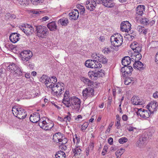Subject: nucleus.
Listing matches in <instances>:
<instances>
[{"label":"nucleus","mask_w":158,"mask_h":158,"mask_svg":"<svg viewBox=\"0 0 158 158\" xmlns=\"http://www.w3.org/2000/svg\"><path fill=\"white\" fill-rule=\"evenodd\" d=\"M48 86L49 88L52 89V94L54 96L59 97L64 92V87L63 85L62 86L59 82L57 84H51Z\"/></svg>","instance_id":"obj_1"},{"label":"nucleus","mask_w":158,"mask_h":158,"mask_svg":"<svg viewBox=\"0 0 158 158\" xmlns=\"http://www.w3.org/2000/svg\"><path fill=\"white\" fill-rule=\"evenodd\" d=\"M36 35L40 39L45 38L48 33L47 28L45 26L40 25L35 26Z\"/></svg>","instance_id":"obj_2"},{"label":"nucleus","mask_w":158,"mask_h":158,"mask_svg":"<svg viewBox=\"0 0 158 158\" xmlns=\"http://www.w3.org/2000/svg\"><path fill=\"white\" fill-rule=\"evenodd\" d=\"M69 106L68 108L71 107L72 109L78 111L80 108L81 101L76 96H73L70 98V101Z\"/></svg>","instance_id":"obj_3"},{"label":"nucleus","mask_w":158,"mask_h":158,"mask_svg":"<svg viewBox=\"0 0 158 158\" xmlns=\"http://www.w3.org/2000/svg\"><path fill=\"white\" fill-rule=\"evenodd\" d=\"M39 125L41 128L47 131L50 130L53 127L54 124L48 120L46 121L45 118H40Z\"/></svg>","instance_id":"obj_4"},{"label":"nucleus","mask_w":158,"mask_h":158,"mask_svg":"<svg viewBox=\"0 0 158 158\" xmlns=\"http://www.w3.org/2000/svg\"><path fill=\"white\" fill-rule=\"evenodd\" d=\"M12 111L14 115L19 119L24 118L27 115L25 110L22 108L13 107Z\"/></svg>","instance_id":"obj_5"},{"label":"nucleus","mask_w":158,"mask_h":158,"mask_svg":"<svg viewBox=\"0 0 158 158\" xmlns=\"http://www.w3.org/2000/svg\"><path fill=\"white\" fill-rule=\"evenodd\" d=\"M111 44L114 47H118L123 43V38L121 35H119L115 37L114 35L111 36L110 39Z\"/></svg>","instance_id":"obj_6"},{"label":"nucleus","mask_w":158,"mask_h":158,"mask_svg":"<svg viewBox=\"0 0 158 158\" xmlns=\"http://www.w3.org/2000/svg\"><path fill=\"white\" fill-rule=\"evenodd\" d=\"M7 69L9 71H13L16 74L19 76L23 75V72L19 66L14 63H10L7 67Z\"/></svg>","instance_id":"obj_7"},{"label":"nucleus","mask_w":158,"mask_h":158,"mask_svg":"<svg viewBox=\"0 0 158 158\" xmlns=\"http://www.w3.org/2000/svg\"><path fill=\"white\" fill-rule=\"evenodd\" d=\"M24 26H22L21 28L24 32L27 35H31L34 31V29L33 27L30 25H24Z\"/></svg>","instance_id":"obj_8"},{"label":"nucleus","mask_w":158,"mask_h":158,"mask_svg":"<svg viewBox=\"0 0 158 158\" xmlns=\"http://www.w3.org/2000/svg\"><path fill=\"white\" fill-rule=\"evenodd\" d=\"M133 70V69L131 66H127L122 67L120 71L122 73L123 76L125 77L130 76Z\"/></svg>","instance_id":"obj_9"},{"label":"nucleus","mask_w":158,"mask_h":158,"mask_svg":"<svg viewBox=\"0 0 158 158\" xmlns=\"http://www.w3.org/2000/svg\"><path fill=\"white\" fill-rule=\"evenodd\" d=\"M148 138L145 135H143L136 143V145L140 148H143L146 144Z\"/></svg>","instance_id":"obj_10"},{"label":"nucleus","mask_w":158,"mask_h":158,"mask_svg":"<svg viewBox=\"0 0 158 158\" xmlns=\"http://www.w3.org/2000/svg\"><path fill=\"white\" fill-rule=\"evenodd\" d=\"M131 24L128 21L122 22L120 24V29L123 31L128 32L131 29Z\"/></svg>","instance_id":"obj_11"},{"label":"nucleus","mask_w":158,"mask_h":158,"mask_svg":"<svg viewBox=\"0 0 158 158\" xmlns=\"http://www.w3.org/2000/svg\"><path fill=\"white\" fill-rule=\"evenodd\" d=\"M20 56L22 58V60L23 61H28L32 57V53L31 52L29 51H24L20 54Z\"/></svg>","instance_id":"obj_12"},{"label":"nucleus","mask_w":158,"mask_h":158,"mask_svg":"<svg viewBox=\"0 0 158 158\" xmlns=\"http://www.w3.org/2000/svg\"><path fill=\"white\" fill-rule=\"evenodd\" d=\"M96 6V3L94 0H88L86 2V7L90 11L94 10Z\"/></svg>","instance_id":"obj_13"},{"label":"nucleus","mask_w":158,"mask_h":158,"mask_svg":"<svg viewBox=\"0 0 158 158\" xmlns=\"http://www.w3.org/2000/svg\"><path fill=\"white\" fill-rule=\"evenodd\" d=\"M94 92V89L92 87H88L82 91V94L84 98H86L87 97H90L92 95Z\"/></svg>","instance_id":"obj_14"},{"label":"nucleus","mask_w":158,"mask_h":158,"mask_svg":"<svg viewBox=\"0 0 158 158\" xmlns=\"http://www.w3.org/2000/svg\"><path fill=\"white\" fill-rule=\"evenodd\" d=\"M149 111L147 110L140 109L138 110V114H139L140 116L142 118H147L150 116Z\"/></svg>","instance_id":"obj_15"},{"label":"nucleus","mask_w":158,"mask_h":158,"mask_svg":"<svg viewBox=\"0 0 158 158\" xmlns=\"http://www.w3.org/2000/svg\"><path fill=\"white\" fill-rule=\"evenodd\" d=\"M19 36L20 35L16 33H12L9 36L10 40L12 43H15L19 40Z\"/></svg>","instance_id":"obj_16"},{"label":"nucleus","mask_w":158,"mask_h":158,"mask_svg":"<svg viewBox=\"0 0 158 158\" xmlns=\"http://www.w3.org/2000/svg\"><path fill=\"white\" fill-rule=\"evenodd\" d=\"M71 19L76 20L77 19L79 16L78 11L76 9L72 10L69 14Z\"/></svg>","instance_id":"obj_17"},{"label":"nucleus","mask_w":158,"mask_h":158,"mask_svg":"<svg viewBox=\"0 0 158 158\" xmlns=\"http://www.w3.org/2000/svg\"><path fill=\"white\" fill-rule=\"evenodd\" d=\"M156 102H151L149 105H147V109L150 113H153L156 110Z\"/></svg>","instance_id":"obj_18"},{"label":"nucleus","mask_w":158,"mask_h":158,"mask_svg":"<svg viewBox=\"0 0 158 158\" xmlns=\"http://www.w3.org/2000/svg\"><path fill=\"white\" fill-rule=\"evenodd\" d=\"M40 115L39 113H35L33 115L31 114L30 116V121L33 123H36L40 120Z\"/></svg>","instance_id":"obj_19"},{"label":"nucleus","mask_w":158,"mask_h":158,"mask_svg":"<svg viewBox=\"0 0 158 158\" xmlns=\"http://www.w3.org/2000/svg\"><path fill=\"white\" fill-rule=\"evenodd\" d=\"M131 101L134 105H141L144 103L143 101L140 99L139 97L135 96L131 98Z\"/></svg>","instance_id":"obj_20"},{"label":"nucleus","mask_w":158,"mask_h":158,"mask_svg":"<svg viewBox=\"0 0 158 158\" xmlns=\"http://www.w3.org/2000/svg\"><path fill=\"white\" fill-rule=\"evenodd\" d=\"M144 6L143 5H139L136 8V16L139 15L141 16L143 15V11L144 10Z\"/></svg>","instance_id":"obj_21"},{"label":"nucleus","mask_w":158,"mask_h":158,"mask_svg":"<svg viewBox=\"0 0 158 158\" xmlns=\"http://www.w3.org/2000/svg\"><path fill=\"white\" fill-rule=\"evenodd\" d=\"M59 134H60V133L59 132L57 133H56L55 135H53V139L54 140V141L56 142H57V141L58 140V142H61V144L62 145L64 146V144H65L67 143V139L65 138H64V139H59L56 135V134L58 135Z\"/></svg>","instance_id":"obj_22"},{"label":"nucleus","mask_w":158,"mask_h":158,"mask_svg":"<svg viewBox=\"0 0 158 158\" xmlns=\"http://www.w3.org/2000/svg\"><path fill=\"white\" fill-rule=\"evenodd\" d=\"M102 3L103 5L107 7H112L114 6V4L113 1H110L109 0H106L104 2V0H100L99 1V3Z\"/></svg>","instance_id":"obj_23"},{"label":"nucleus","mask_w":158,"mask_h":158,"mask_svg":"<svg viewBox=\"0 0 158 158\" xmlns=\"http://www.w3.org/2000/svg\"><path fill=\"white\" fill-rule=\"evenodd\" d=\"M143 64L139 61H135V62L133 64V67L134 68H136L137 69L139 70L140 71L143 69Z\"/></svg>","instance_id":"obj_24"},{"label":"nucleus","mask_w":158,"mask_h":158,"mask_svg":"<svg viewBox=\"0 0 158 158\" xmlns=\"http://www.w3.org/2000/svg\"><path fill=\"white\" fill-rule=\"evenodd\" d=\"M131 59L128 56L124 57L122 60V64L124 66H128L131 63Z\"/></svg>","instance_id":"obj_25"},{"label":"nucleus","mask_w":158,"mask_h":158,"mask_svg":"<svg viewBox=\"0 0 158 158\" xmlns=\"http://www.w3.org/2000/svg\"><path fill=\"white\" fill-rule=\"evenodd\" d=\"M48 28L51 31H55L57 29V26L55 22H52L47 25Z\"/></svg>","instance_id":"obj_26"},{"label":"nucleus","mask_w":158,"mask_h":158,"mask_svg":"<svg viewBox=\"0 0 158 158\" xmlns=\"http://www.w3.org/2000/svg\"><path fill=\"white\" fill-rule=\"evenodd\" d=\"M96 62L98 63V61L97 60H89L85 61V65L87 67L91 68V66H93V64L95 63Z\"/></svg>","instance_id":"obj_27"},{"label":"nucleus","mask_w":158,"mask_h":158,"mask_svg":"<svg viewBox=\"0 0 158 158\" xmlns=\"http://www.w3.org/2000/svg\"><path fill=\"white\" fill-rule=\"evenodd\" d=\"M70 98L68 96L64 95L62 102L67 107L69 106V104L70 102Z\"/></svg>","instance_id":"obj_28"},{"label":"nucleus","mask_w":158,"mask_h":158,"mask_svg":"<svg viewBox=\"0 0 158 158\" xmlns=\"http://www.w3.org/2000/svg\"><path fill=\"white\" fill-rule=\"evenodd\" d=\"M58 23H60L63 26H67L69 23L68 20L66 18H63L60 19L58 22Z\"/></svg>","instance_id":"obj_29"},{"label":"nucleus","mask_w":158,"mask_h":158,"mask_svg":"<svg viewBox=\"0 0 158 158\" xmlns=\"http://www.w3.org/2000/svg\"><path fill=\"white\" fill-rule=\"evenodd\" d=\"M55 158H65V154L62 151H58L55 155Z\"/></svg>","instance_id":"obj_30"},{"label":"nucleus","mask_w":158,"mask_h":158,"mask_svg":"<svg viewBox=\"0 0 158 158\" xmlns=\"http://www.w3.org/2000/svg\"><path fill=\"white\" fill-rule=\"evenodd\" d=\"M72 151L74 153V155L76 156H78L80 155L81 152V150L77 147L73 149Z\"/></svg>","instance_id":"obj_31"},{"label":"nucleus","mask_w":158,"mask_h":158,"mask_svg":"<svg viewBox=\"0 0 158 158\" xmlns=\"http://www.w3.org/2000/svg\"><path fill=\"white\" fill-rule=\"evenodd\" d=\"M99 69H96L92 72L91 75L94 77L93 79L94 80H97L99 74Z\"/></svg>","instance_id":"obj_32"},{"label":"nucleus","mask_w":158,"mask_h":158,"mask_svg":"<svg viewBox=\"0 0 158 158\" xmlns=\"http://www.w3.org/2000/svg\"><path fill=\"white\" fill-rule=\"evenodd\" d=\"M134 57H135V59H134L133 58H132L131 60L133 59L134 60H135V61H139L141 59L142 55L140 52H136L135 53Z\"/></svg>","instance_id":"obj_33"},{"label":"nucleus","mask_w":158,"mask_h":158,"mask_svg":"<svg viewBox=\"0 0 158 158\" xmlns=\"http://www.w3.org/2000/svg\"><path fill=\"white\" fill-rule=\"evenodd\" d=\"M77 8L81 10L80 14L83 15L85 11V9L84 6L80 4H78L77 5Z\"/></svg>","instance_id":"obj_34"},{"label":"nucleus","mask_w":158,"mask_h":158,"mask_svg":"<svg viewBox=\"0 0 158 158\" xmlns=\"http://www.w3.org/2000/svg\"><path fill=\"white\" fill-rule=\"evenodd\" d=\"M6 18L10 20H12L15 19L16 16L15 15L11 14L10 13H7L5 15Z\"/></svg>","instance_id":"obj_35"},{"label":"nucleus","mask_w":158,"mask_h":158,"mask_svg":"<svg viewBox=\"0 0 158 158\" xmlns=\"http://www.w3.org/2000/svg\"><path fill=\"white\" fill-rule=\"evenodd\" d=\"M100 59L99 60V62H101L103 64L106 63L108 61V60L105 57H104L102 55L100 56Z\"/></svg>","instance_id":"obj_36"},{"label":"nucleus","mask_w":158,"mask_h":158,"mask_svg":"<svg viewBox=\"0 0 158 158\" xmlns=\"http://www.w3.org/2000/svg\"><path fill=\"white\" fill-rule=\"evenodd\" d=\"M140 44L136 42H133L131 45V47L132 49L134 51L137 47H139Z\"/></svg>","instance_id":"obj_37"},{"label":"nucleus","mask_w":158,"mask_h":158,"mask_svg":"<svg viewBox=\"0 0 158 158\" xmlns=\"http://www.w3.org/2000/svg\"><path fill=\"white\" fill-rule=\"evenodd\" d=\"M68 114L69 115H67L65 116L64 118V119H62V121H65L66 122H67V121L70 122L71 119V114L69 112H68Z\"/></svg>","instance_id":"obj_38"},{"label":"nucleus","mask_w":158,"mask_h":158,"mask_svg":"<svg viewBox=\"0 0 158 158\" xmlns=\"http://www.w3.org/2000/svg\"><path fill=\"white\" fill-rule=\"evenodd\" d=\"M29 0H19V3L23 6H26L28 4Z\"/></svg>","instance_id":"obj_39"},{"label":"nucleus","mask_w":158,"mask_h":158,"mask_svg":"<svg viewBox=\"0 0 158 158\" xmlns=\"http://www.w3.org/2000/svg\"><path fill=\"white\" fill-rule=\"evenodd\" d=\"M89 123L87 122H85L82 125L81 130L82 131H84L87 127Z\"/></svg>","instance_id":"obj_40"},{"label":"nucleus","mask_w":158,"mask_h":158,"mask_svg":"<svg viewBox=\"0 0 158 158\" xmlns=\"http://www.w3.org/2000/svg\"><path fill=\"white\" fill-rule=\"evenodd\" d=\"M102 52L105 54H108L110 52V49L108 48L105 47L102 50Z\"/></svg>","instance_id":"obj_41"},{"label":"nucleus","mask_w":158,"mask_h":158,"mask_svg":"<svg viewBox=\"0 0 158 158\" xmlns=\"http://www.w3.org/2000/svg\"><path fill=\"white\" fill-rule=\"evenodd\" d=\"M48 77L46 75H43L40 79V81L43 82L45 83Z\"/></svg>","instance_id":"obj_42"},{"label":"nucleus","mask_w":158,"mask_h":158,"mask_svg":"<svg viewBox=\"0 0 158 158\" xmlns=\"http://www.w3.org/2000/svg\"><path fill=\"white\" fill-rule=\"evenodd\" d=\"M132 81L133 80H131V78H127L125 80L124 84L126 85H128L130 84Z\"/></svg>","instance_id":"obj_43"},{"label":"nucleus","mask_w":158,"mask_h":158,"mask_svg":"<svg viewBox=\"0 0 158 158\" xmlns=\"http://www.w3.org/2000/svg\"><path fill=\"white\" fill-rule=\"evenodd\" d=\"M127 141V139L125 137H122L118 140L119 142L121 144H123L125 143Z\"/></svg>","instance_id":"obj_44"},{"label":"nucleus","mask_w":158,"mask_h":158,"mask_svg":"<svg viewBox=\"0 0 158 158\" xmlns=\"http://www.w3.org/2000/svg\"><path fill=\"white\" fill-rule=\"evenodd\" d=\"M52 80L50 79V78H47V81H45V85H46V86L47 87V88H49V85H48L49 83H52Z\"/></svg>","instance_id":"obj_45"},{"label":"nucleus","mask_w":158,"mask_h":158,"mask_svg":"<svg viewBox=\"0 0 158 158\" xmlns=\"http://www.w3.org/2000/svg\"><path fill=\"white\" fill-rule=\"evenodd\" d=\"M142 47H141V45H139V47H138L135 49L134 51L135 52V53L136 52H140L141 51Z\"/></svg>","instance_id":"obj_46"},{"label":"nucleus","mask_w":158,"mask_h":158,"mask_svg":"<svg viewBox=\"0 0 158 158\" xmlns=\"http://www.w3.org/2000/svg\"><path fill=\"white\" fill-rule=\"evenodd\" d=\"M31 12L34 14H35V16H37L39 15L41 13V11H38L36 10H31Z\"/></svg>","instance_id":"obj_47"},{"label":"nucleus","mask_w":158,"mask_h":158,"mask_svg":"<svg viewBox=\"0 0 158 158\" xmlns=\"http://www.w3.org/2000/svg\"><path fill=\"white\" fill-rule=\"evenodd\" d=\"M108 149V148L106 146H104V148L103 149V151L102 152V154L103 156L105 155V153L107 152V149Z\"/></svg>","instance_id":"obj_48"},{"label":"nucleus","mask_w":158,"mask_h":158,"mask_svg":"<svg viewBox=\"0 0 158 158\" xmlns=\"http://www.w3.org/2000/svg\"><path fill=\"white\" fill-rule=\"evenodd\" d=\"M105 75V71L101 69L99 71V77H103Z\"/></svg>","instance_id":"obj_49"},{"label":"nucleus","mask_w":158,"mask_h":158,"mask_svg":"<svg viewBox=\"0 0 158 158\" xmlns=\"http://www.w3.org/2000/svg\"><path fill=\"white\" fill-rule=\"evenodd\" d=\"M143 27H142L141 26H139L137 27V30L138 31L140 34L142 33V32L143 30Z\"/></svg>","instance_id":"obj_50"},{"label":"nucleus","mask_w":158,"mask_h":158,"mask_svg":"<svg viewBox=\"0 0 158 158\" xmlns=\"http://www.w3.org/2000/svg\"><path fill=\"white\" fill-rule=\"evenodd\" d=\"M115 126L117 127V129H119L121 126L120 123V120H117L115 123Z\"/></svg>","instance_id":"obj_51"},{"label":"nucleus","mask_w":158,"mask_h":158,"mask_svg":"<svg viewBox=\"0 0 158 158\" xmlns=\"http://www.w3.org/2000/svg\"><path fill=\"white\" fill-rule=\"evenodd\" d=\"M82 81L85 84H86L87 83H88V82L89 81V80L88 78L85 77H83L82 78Z\"/></svg>","instance_id":"obj_52"},{"label":"nucleus","mask_w":158,"mask_h":158,"mask_svg":"<svg viewBox=\"0 0 158 158\" xmlns=\"http://www.w3.org/2000/svg\"><path fill=\"white\" fill-rule=\"evenodd\" d=\"M98 60H97L98 61H98H99V59H97ZM98 63H97V62H96L95 63V64H93V66H91V68H97V69H98V65L99 64H98Z\"/></svg>","instance_id":"obj_53"},{"label":"nucleus","mask_w":158,"mask_h":158,"mask_svg":"<svg viewBox=\"0 0 158 158\" xmlns=\"http://www.w3.org/2000/svg\"><path fill=\"white\" fill-rule=\"evenodd\" d=\"M88 85V87H92L93 88L94 85H93V82L91 81V80H89V81L86 84Z\"/></svg>","instance_id":"obj_54"},{"label":"nucleus","mask_w":158,"mask_h":158,"mask_svg":"<svg viewBox=\"0 0 158 158\" xmlns=\"http://www.w3.org/2000/svg\"><path fill=\"white\" fill-rule=\"evenodd\" d=\"M51 79H53V81H52V84L55 85L54 83L57 82V79L56 77H51Z\"/></svg>","instance_id":"obj_55"},{"label":"nucleus","mask_w":158,"mask_h":158,"mask_svg":"<svg viewBox=\"0 0 158 158\" xmlns=\"http://www.w3.org/2000/svg\"><path fill=\"white\" fill-rule=\"evenodd\" d=\"M134 129H135V128L132 127L131 126L127 127V130L129 131H133Z\"/></svg>","instance_id":"obj_56"},{"label":"nucleus","mask_w":158,"mask_h":158,"mask_svg":"<svg viewBox=\"0 0 158 158\" xmlns=\"http://www.w3.org/2000/svg\"><path fill=\"white\" fill-rule=\"evenodd\" d=\"M148 19L146 18L142 19V21L143 24H147L148 22Z\"/></svg>","instance_id":"obj_57"},{"label":"nucleus","mask_w":158,"mask_h":158,"mask_svg":"<svg viewBox=\"0 0 158 158\" xmlns=\"http://www.w3.org/2000/svg\"><path fill=\"white\" fill-rule=\"evenodd\" d=\"M122 119L124 121H126L127 120L128 117L126 114H123L122 117Z\"/></svg>","instance_id":"obj_58"},{"label":"nucleus","mask_w":158,"mask_h":158,"mask_svg":"<svg viewBox=\"0 0 158 158\" xmlns=\"http://www.w3.org/2000/svg\"><path fill=\"white\" fill-rule=\"evenodd\" d=\"M147 33V30L145 28L143 27V30L142 32V33H141V34H143L144 35H146Z\"/></svg>","instance_id":"obj_59"},{"label":"nucleus","mask_w":158,"mask_h":158,"mask_svg":"<svg viewBox=\"0 0 158 158\" xmlns=\"http://www.w3.org/2000/svg\"><path fill=\"white\" fill-rule=\"evenodd\" d=\"M108 142L110 145H112L113 143V139L111 137H110L108 139Z\"/></svg>","instance_id":"obj_60"},{"label":"nucleus","mask_w":158,"mask_h":158,"mask_svg":"<svg viewBox=\"0 0 158 158\" xmlns=\"http://www.w3.org/2000/svg\"><path fill=\"white\" fill-rule=\"evenodd\" d=\"M75 139H76L77 140V143H79L80 141V138H78L77 137V135L76 134H75L74 135Z\"/></svg>","instance_id":"obj_61"},{"label":"nucleus","mask_w":158,"mask_h":158,"mask_svg":"<svg viewBox=\"0 0 158 158\" xmlns=\"http://www.w3.org/2000/svg\"><path fill=\"white\" fill-rule=\"evenodd\" d=\"M99 40L102 42H104L106 41V39L104 36H101L99 37Z\"/></svg>","instance_id":"obj_62"},{"label":"nucleus","mask_w":158,"mask_h":158,"mask_svg":"<svg viewBox=\"0 0 158 158\" xmlns=\"http://www.w3.org/2000/svg\"><path fill=\"white\" fill-rule=\"evenodd\" d=\"M29 63V64L28 65L29 67L31 69H33L34 65V64H33L31 63H30L29 62L28 63Z\"/></svg>","instance_id":"obj_63"},{"label":"nucleus","mask_w":158,"mask_h":158,"mask_svg":"<svg viewBox=\"0 0 158 158\" xmlns=\"http://www.w3.org/2000/svg\"><path fill=\"white\" fill-rule=\"evenodd\" d=\"M153 97L155 98H158V92H156L154 93L153 95Z\"/></svg>","instance_id":"obj_64"}]
</instances>
